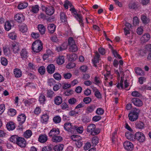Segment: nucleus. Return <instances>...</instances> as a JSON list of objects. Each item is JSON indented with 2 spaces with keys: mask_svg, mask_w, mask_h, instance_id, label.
<instances>
[{
  "mask_svg": "<svg viewBox=\"0 0 151 151\" xmlns=\"http://www.w3.org/2000/svg\"><path fill=\"white\" fill-rule=\"evenodd\" d=\"M38 29L41 35H43L45 33V28L43 25H38Z\"/></svg>",
  "mask_w": 151,
  "mask_h": 151,
  "instance_id": "c85d7f7f",
  "label": "nucleus"
},
{
  "mask_svg": "<svg viewBox=\"0 0 151 151\" xmlns=\"http://www.w3.org/2000/svg\"><path fill=\"white\" fill-rule=\"evenodd\" d=\"M32 134V131L31 130H28L25 132L23 134V137L26 138H30Z\"/></svg>",
  "mask_w": 151,
  "mask_h": 151,
  "instance_id": "bb28decb",
  "label": "nucleus"
},
{
  "mask_svg": "<svg viewBox=\"0 0 151 151\" xmlns=\"http://www.w3.org/2000/svg\"><path fill=\"white\" fill-rule=\"evenodd\" d=\"M52 149L51 146H46L44 147L42 150V151H51Z\"/></svg>",
  "mask_w": 151,
  "mask_h": 151,
  "instance_id": "774afa93",
  "label": "nucleus"
},
{
  "mask_svg": "<svg viewBox=\"0 0 151 151\" xmlns=\"http://www.w3.org/2000/svg\"><path fill=\"white\" fill-rule=\"evenodd\" d=\"M19 147L24 148L26 147L27 143L26 140L23 137H19L16 143Z\"/></svg>",
  "mask_w": 151,
  "mask_h": 151,
  "instance_id": "423d86ee",
  "label": "nucleus"
},
{
  "mask_svg": "<svg viewBox=\"0 0 151 151\" xmlns=\"http://www.w3.org/2000/svg\"><path fill=\"white\" fill-rule=\"evenodd\" d=\"M100 55L97 51L95 52V56L94 57L93 59L92 60V61L93 63L94 66L96 67V64L99 63V61L100 59Z\"/></svg>",
  "mask_w": 151,
  "mask_h": 151,
  "instance_id": "f8f14e48",
  "label": "nucleus"
},
{
  "mask_svg": "<svg viewBox=\"0 0 151 151\" xmlns=\"http://www.w3.org/2000/svg\"><path fill=\"white\" fill-rule=\"evenodd\" d=\"M135 125L136 128L139 129H142L144 128L145 124L142 122H137L135 123Z\"/></svg>",
  "mask_w": 151,
  "mask_h": 151,
  "instance_id": "473e14b6",
  "label": "nucleus"
},
{
  "mask_svg": "<svg viewBox=\"0 0 151 151\" xmlns=\"http://www.w3.org/2000/svg\"><path fill=\"white\" fill-rule=\"evenodd\" d=\"M8 113L10 116H13L16 114V111L14 109H11L9 110Z\"/></svg>",
  "mask_w": 151,
  "mask_h": 151,
  "instance_id": "bf43d9fd",
  "label": "nucleus"
},
{
  "mask_svg": "<svg viewBox=\"0 0 151 151\" xmlns=\"http://www.w3.org/2000/svg\"><path fill=\"white\" fill-rule=\"evenodd\" d=\"M64 145L63 144H59L55 146L54 148L55 151H62L63 149Z\"/></svg>",
  "mask_w": 151,
  "mask_h": 151,
  "instance_id": "c9c22d12",
  "label": "nucleus"
},
{
  "mask_svg": "<svg viewBox=\"0 0 151 151\" xmlns=\"http://www.w3.org/2000/svg\"><path fill=\"white\" fill-rule=\"evenodd\" d=\"M95 107L93 105L87 107L86 109V113L88 114L92 113L94 110Z\"/></svg>",
  "mask_w": 151,
  "mask_h": 151,
  "instance_id": "f704fd0d",
  "label": "nucleus"
},
{
  "mask_svg": "<svg viewBox=\"0 0 151 151\" xmlns=\"http://www.w3.org/2000/svg\"><path fill=\"white\" fill-rule=\"evenodd\" d=\"M26 117L25 114H22L19 115L17 117V120L19 125L18 126L19 129H22L23 127L22 125L25 122Z\"/></svg>",
  "mask_w": 151,
  "mask_h": 151,
  "instance_id": "7ed1b4c3",
  "label": "nucleus"
},
{
  "mask_svg": "<svg viewBox=\"0 0 151 151\" xmlns=\"http://www.w3.org/2000/svg\"><path fill=\"white\" fill-rule=\"evenodd\" d=\"M39 101L41 104H45V102L46 101V99L43 93H40L39 97Z\"/></svg>",
  "mask_w": 151,
  "mask_h": 151,
  "instance_id": "412c9836",
  "label": "nucleus"
},
{
  "mask_svg": "<svg viewBox=\"0 0 151 151\" xmlns=\"http://www.w3.org/2000/svg\"><path fill=\"white\" fill-rule=\"evenodd\" d=\"M140 95V93L137 91H133L131 93V95L134 97H139Z\"/></svg>",
  "mask_w": 151,
  "mask_h": 151,
  "instance_id": "0e129e2a",
  "label": "nucleus"
},
{
  "mask_svg": "<svg viewBox=\"0 0 151 151\" xmlns=\"http://www.w3.org/2000/svg\"><path fill=\"white\" fill-rule=\"evenodd\" d=\"M55 69V67L53 64H50L48 65L47 67V72L50 74L54 73Z\"/></svg>",
  "mask_w": 151,
  "mask_h": 151,
  "instance_id": "2eb2a0df",
  "label": "nucleus"
},
{
  "mask_svg": "<svg viewBox=\"0 0 151 151\" xmlns=\"http://www.w3.org/2000/svg\"><path fill=\"white\" fill-rule=\"evenodd\" d=\"M19 30L22 33H25L27 32V28L25 24L22 25L20 26Z\"/></svg>",
  "mask_w": 151,
  "mask_h": 151,
  "instance_id": "49530a36",
  "label": "nucleus"
},
{
  "mask_svg": "<svg viewBox=\"0 0 151 151\" xmlns=\"http://www.w3.org/2000/svg\"><path fill=\"white\" fill-rule=\"evenodd\" d=\"M19 137L17 135H12L10 138V141L16 144Z\"/></svg>",
  "mask_w": 151,
  "mask_h": 151,
  "instance_id": "c03bdc74",
  "label": "nucleus"
},
{
  "mask_svg": "<svg viewBox=\"0 0 151 151\" xmlns=\"http://www.w3.org/2000/svg\"><path fill=\"white\" fill-rule=\"evenodd\" d=\"M32 52H33L35 54L38 53L41 51L42 48H32Z\"/></svg>",
  "mask_w": 151,
  "mask_h": 151,
  "instance_id": "680f3d73",
  "label": "nucleus"
},
{
  "mask_svg": "<svg viewBox=\"0 0 151 151\" xmlns=\"http://www.w3.org/2000/svg\"><path fill=\"white\" fill-rule=\"evenodd\" d=\"M125 26L124 29V33L126 36L128 37V35L130 34L132 25L128 23H126L125 24Z\"/></svg>",
  "mask_w": 151,
  "mask_h": 151,
  "instance_id": "1a4fd4ad",
  "label": "nucleus"
},
{
  "mask_svg": "<svg viewBox=\"0 0 151 151\" xmlns=\"http://www.w3.org/2000/svg\"><path fill=\"white\" fill-rule=\"evenodd\" d=\"M77 101V99L74 97L71 98L68 100L69 104L71 105H74L76 104Z\"/></svg>",
  "mask_w": 151,
  "mask_h": 151,
  "instance_id": "4c0bfd02",
  "label": "nucleus"
},
{
  "mask_svg": "<svg viewBox=\"0 0 151 151\" xmlns=\"http://www.w3.org/2000/svg\"><path fill=\"white\" fill-rule=\"evenodd\" d=\"M7 129L9 130H12L15 128V124L13 122H8L6 124Z\"/></svg>",
  "mask_w": 151,
  "mask_h": 151,
  "instance_id": "6ab92c4d",
  "label": "nucleus"
},
{
  "mask_svg": "<svg viewBox=\"0 0 151 151\" xmlns=\"http://www.w3.org/2000/svg\"><path fill=\"white\" fill-rule=\"evenodd\" d=\"M135 73L137 74L139 76H142V73H143V71L141 68H135Z\"/></svg>",
  "mask_w": 151,
  "mask_h": 151,
  "instance_id": "13d9d810",
  "label": "nucleus"
},
{
  "mask_svg": "<svg viewBox=\"0 0 151 151\" xmlns=\"http://www.w3.org/2000/svg\"><path fill=\"white\" fill-rule=\"evenodd\" d=\"M74 126H75L72 125L70 123L67 122L64 125V128L67 131L72 133L74 131Z\"/></svg>",
  "mask_w": 151,
  "mask_h": 151,
  "instance_id": "0eeeda50",
  "label": "nucleus"
},
{
  "mask_svg": "<svg viewBox=\"0 0 151 151\" xmlns=\"http://www.w3.org/2000/svg\"><path fill=\"white\" fill-rule=\"evenodd\" d=\"M139 112L140 110L136 108L132 110L128 114L129 120L132 122L136 121L138 118L139 114Z\"/></svg>",
  "mask_w": 151,
  "mask_h": 151,
  "instance_id": "f03ea898",
  "label": "nucleus"
},
{
  "mask_svg": "<svg viewBox=\"0 0 151 151\" xmlns=\"http://www.w3.org/2000/svg\"><path fill=\"white\" fill-rule=\"evenodd\" d=\"M132 101L135 106L141 107L143 105V102L141 100L138 98H134L132 99Z\"/></svg>",
  "mask_w": 151,
  "mask_h": 151,
  "instance_id": "9d476101",
  "label": "nucleus"
},
{
  "mask_svg": "<svg viewBox=\"0 0 151 151\" xmlns=\"http://www.w3.org/2000/svg\"><path fill=\"white\" fill-rule=\"evenodd\" d=\"M52 139L53 142H58L61 141L63 140V138L61 137L58 135L53 137Z\"/></svg>",
  "mask_w": 151,
  "mask_h": 151,
  "instance_id": "7c9ffc66",
  "label": "nucleus"
},
{
  "mask_svg": "<svg viewBox=\"0 0 151 151\" xmlns=\"http://www.w3.org/2000/svg\"><path fill=\"white\" fill-rule=\"evenodd\" d=\"M53 77L55 79L58 81L60 80L62 77L60 74L57 72L55 73L54 74Z\"/></svg>",
  "mask_w": 151,
  "mask_h": 151,
  "instance_id": "603ef678",
  "label": "nucleus"
},
{
  "mask_svg": "<svg viewBox=\"0 0 151 151\" xmlns=\"http://www.w3.org/2000/svg\"><path fill=\"white\" fill-rule=\"evenodd\" d=\"M68 46L70 47H77L75 41L71 37H70L68 39Z\"/></svg>",
  "mask_w": 151,
  "mask_h": 151,
  "instance_id": "a211bd4d",
  "label": "nucleus"
},
{
  "mask_svg": "<svg viewBox=\"0 0 151 151\" xmlns=\"http://www.w3.org/2000/svg\"><path fill=\"white\" fill-rule=\"evenodd\" d=\"M74 17L79 22L81 27H83V23L82 16L81 14H77Z\"/></svg>",
  "mask_w": 151,
  "mask_h": 151,
  "instance_id": "f3484780",
  "label": "nucleus"
},
{
  "mask_svg": "<svg viewBox=\"0 0 151 151\" xmlns=\"http://www.w3.org/2000/svg\"><path fill=\"white\" fill-rule=\"evenodd\" d=\"M60 19L62 22H65L67 19L65 14L64 12H61L60 14Z\"/></svg>",
  "mask_w": 151,
  "mask_h": 151,
  "instance_id": "864d4df0",
  "label": "nucleus"
},
{
  "mask_svg": "<svg viewBox=\"0 0 151 151\" xmlns=\"http://www.w3.org/2000/svg\"><path fill=\"white\" fill-rule=\"evenodd\" d=\"M47 96L52 98L55 96L54 92L52 90H49L47 92Z\"/></svg>",
  "mask_w": 151,
  "mask_h": 151,
  "instance_id": "4d7b16f0",
  "label": "nucleus"
},
{
  "mask_svg": "<svg viewBox=\"0 0 151 151\" xmlns=\"http://www.w3.org/2000/svg\"><path fill=\"white\" fill-rule=\"evenodd\" d=\"M14 74L16 78H19L22 75L21 70L18 68H15L14 70Z\"/></svg>",
  "mask_w": 151,
  "mask_h": 151,
  "instance_id": "dca6fc26",
  "label": "nucleus"
},
{
  "mask_svg": "<svg viewBox=\"0 0 151 151\" xmlns=\"http://www.w3.org/2000/svg\"><path fill=\"white\" fill-rule=\"evenodd\" d=\"M135 141L137 140L140 142H144L145 140V135L141 132H138L135 134Z\"/></svg>",
  "mask_w": 151,
  "mask_h": 151,
  "instance_id": "20e7f679",
  "label": "nucleus"
},
{
  "mask_svg": "<svg viewBox=\"0 0 151 151\" xmlns=\"http://www.w3.org/2000/svg\"><path fill=\"white\" fill-rule=\"evenodd\" d=\"M104 113V110L100 108L97 109L96 111V113L99 115H102Z\"/></svg>",
  "mask_w": 151,
  "mask_h": 151,
  "instance_id": "338daca9",
  "label": "nucleus"
},
{
  "mask_svg": "<svg viewBox=\"0 0 151 151\" xmlns=\"http://www.w3.org/2000/svg\"><path fill=\"white\" fill-rule=\"evenodd\" d=\"M55 26L54 24H49L48 26V30L51 33H53L55 32Z\"/></svg>",
  "mask_w": 151,
  "mask_h": 151,
  "instance_id": "2f4dec72",
  "label": "nucleus"
},
{
  "mask_svg": "<svg viewBox=\"0 0 151 151\" xmlns=\"http://www.w3.org/2000/svg\"><path fill=\"white\" fill-rule=\"evenodd\" d=\"M21 57L23 58L26 59L27 57V53L26 49L24 48L22 49L20 52Z\"/></svg>",
  "mask_w": 151,
  "mask_h": 151,
  "instance_id": "72a5a7b5",
  "label": "nucleus"
},
{
  "mask_svg": "<svg viewBox=\"0 0 151 151\" xmlns=\"http://www.w3.org/2000/svg\"><path fill=\"white\" fill-rule=\"evenodd\" d=\"M12 27V25L10 22L7 21L5 23L4 25V29L6 31H9Z\"/></svg>",
  "mask_w": 151,
  "mask_h": 151,
  "instance_id": "58836bf2",
  "label": "nucleus"
},
{
  "mask_svg": "<svg viewBox=\"0 0 151 151\" xmlns=\"http://www.w3.org/2000/svg\"><path fill=\"white\" fill-rule=\"evenodd\" d=\"M111 51L114 57L116 58H117L119 59H121L122 57L118 53L116 50H114L113 49H111Z\"/></svg>",
  "mask_w": 151,
  "mask_h": 151,
  "instance_id": "a18cd8bd",
  "label": "nucleus"
},
{
  "mask_svg": "<svg viewBox=\"0 0 151 151\" xmlns=\"http://www.w3.org/2000/svg\"><path fill=\"white\" fill-rule=\"evenodd\" d=\"M127 138L131 141H135V135L132 134L129 132L126 133L125 134Z\"/></svg>",
  "mask_w": 151,
  "mask_h": 151,
  "instance_id": "393cba45",
  "label": "nucleus"
},
{
  "mask_svg": "<svg viewBox=\"0 0 151 151\" xmlns=\"http://www.w3.org/2000/svg\"><path fill=\"white\" fill-rule=\"evenodd\" d=\"M64 6L65 9H68L69 6L71 7L72 5L69 1L66 0L65 2Z\"/></svg>",
  "mask_w": 151,
  "mask_h": 151,
  "instance_id": "e2e57ef3",
  "label": "nucleus"
},
{
  "mask_svg": "<svg viewBox=\"0 0 151 151\" xmlns=\"http://www.w3.org/2000/svg\"><path fill=\"white\" fill-rule=\"evenodd\" d=\"M141 19L143 23L145 24L149 23L150 21L149 18H148L146 16L144 15L141 16Z\"/></svg>",
  "mask_w": 151,
  "mask_h": 151,
  "instance_id": "cd10ccee",
  "label": "nucleus"
},
{
  "mask_svg": "<svg viewBox=\"0 0 151 151\" xmlns=\"http://www.w3.org/2000/svg\"><path fill=\"white\" fill-rule=\"evenodd\" d=\"M39 10V6L37 5L32 6L30 9L31 12L34 13H37L38 12Z\"/></svg>",
  "mask_w": 151,
  "mask_h": 151,
  "instance_id": "e433bc0d",
  "label": "nucleus"
},
{
  "mask_svg": "<svg viewBox=\"0 0 151 151\" xmlns=\"http://www.w3.org/2000/svg\"><path fill=\"white\" fill-rule=\"evenodd\" d=\"M24 16L23 14L21 13L17 14L14 17L15 20L19 22H21L24 20Z\"/></svg>",
  "mask_w": 151,
  "mask_h": 151,
  "instance_id": "4468645a",
  "label": "nucleus"
},
{
  "mask_svg": "<svg viewBox=\"0 0 151 151\" xmlns=\"http://www.w3.org/2000/svg\"><path fill=\"white\" fill-rule=\"evenodd\" d=\"M91 99L89 97H86L83 99V101L86 104H88L91 102Z\"/></svg>",
  "mask_w": 151,
  "mask_h": 151,
  "instance_id": "69168bd1",
  "label": "nucleus"
},
{
  "mask_svg": "<svg viewBox=\"0 0 151 151\" xmlns=\"http://www.w3.org/2000/svg\"><path fill=\"white\" fill-rule=\"evenodd\" d=\"M150 35L146 33L143 35L140 38L141 42L144 43L147 42L150 39Z\"/></svg>",
  "mask_w": 151,
  "mask_h": 151,
  "instance_id": "ddd939ff",
  "label": "nucleus"
},
{
  "mask_svg": "<svg viewBox=\"0 0 151 151\" xmlns=\"http://www.w3.org/2000/svg\"><path fill=\"white\" fill-rule=\"evenodd\" d=\"M147 52L146 48H144V49H141L139 50L138 52V54L139 56H144Z\"/></svg>",
  "mask_w": 151,
  "mask_h": 151,
  "instance_id": "37998d69",
  "label": "nucleus"
},
{
  "mask_svg": "<svg viewBox=\"0 0 151 151\" xmlns=\"http://www.w3.org/2000/svg\"><path fill=\"white\" fill-rule=\"evenodd\" d=\"M8 37L12 39L15 40L17 38V35L14 32H11L8 34Z\"/></svg>",
  "mask_w": 151,
  "mask_h": 151,
  "instance_id": "de8ad7c7",
  "label": "nucleus"
},
{
  "mask_svg": "<svg viewBox=\"0 0 151 151\" xmlns=\"http://www.w3.org/2000/svg\"><path fill=\"white\" fill-rule=\"evenodd\" d=\"M42 10L45 11L46 14L48 15H52L54 12V9L51 6L46 7L44 6H42Z\"/></svg>",
  "mask_w": 151,
  "mask_h": 151,
  "instance_id": "39448f33",
  "label": "nucleus"
},
{
  "mask_svg": "<svg viewBox=\"0 0 151 151\" xmlns=\"http://www.w3.org/2000/svg\"><path fill=\"white\" fill-rule=\"evenodd\" d=\"M53 120L54 122L55 123H58L61 121V118L59 116H56L53 118Z\"/></svg>",
  "mask_w": 151,
  "mask_h": 151,
  "instance_id": "6e6d98bb",
  "label": "nucleus"
},
{
  "mask_svg": "<svg viewBox=\"0 0 151 151\" xmlns=\"http://www.w3.org/2000/svg\"><path fill=\"white\" fill-rule=\"evenodd\" d=\"M124 148L127 150L131 151L133 149V145L132 142L129 141L125 142L123 144Z\"/></svg>",
  "mask_w": 151,
  "mask_h": 151,
  "instance_id": "6e6552de",
  "label": "nucleus"
},
{
  "mask_svg": "<svg viewBox=\"0 0 151 151\" xmlns=\"http://www.w3.org/2000/svg\"><path fill=\"white\" fill-rule=\"evenodd\" d=\"M56 62L58 65L63 64L65 62V58L64 56H59L57 59Z\"/></svg>",
  "mask_w": 151,
  "mask_h": 151,
  "instance_id": "5701e85b",
  "label": "nucleus"
},
{
  "mask_svg": "<svg viewBox=\"0 0 151 151\" xmlns=\"http://www.w3.org/2000/svg\"><path fill=\"white\" fill-rule=\"evenodd\" d=\"M32 46V47H42V44L41 41L37 40L33 43Z\"/></svg>",
  "mask_w": 151,
  "mask_h": 151,
  "instance_id": "aec40b11",
  "label": "nucleus"
},
{
  "mask_svg": "<svg viewBox=\"0 0 151 151\" xmlns=\"http://www.w3.org/2000/svg\"><path fill=\"white\" fill-rule=\"evenodd\" d=\"M28 67L32 71L35 70V66L31 63H29L28 64Z\"/></svg>",
  "mask_w": 151,
  "mask_h": 151,
  "instance_id": "052dcab7",
  "label": "nucleus"
},
{
  "mask_svg": "<svg viewBox=\"0 0 151 151\" xmlns=\"http://www.w3.org/2000/svg\"><path fill=\"white\" fill-rule=\"evenodd\" d=\"M99 142V138L96 136L93 137L92 139L91 144L92 146H95Z\"/></svg>",
  "mask_w": 151,
  "mask_h": 151,
  "instance_id": "ea45409f",
  "label": "nucleus"
},
{
  "mask_svg": "<svg viewBox=\"0 0 151 151\" xmlns=\"http://www.w3.org/2000/svg\"><path fill=\"white\" fill-rule=\"evenodd\" d=\"M47 140V136L45 134H41L39 138V141L41 143L46 142Z\"/></svg>",
  "mask_w": 151,
  "mask_h": 151,
  "instance_id": "4be33fe9",
  "label": "nucleus"
},
{
  "mask_svg": "<svg viewBox=\"0 0 151 151\" xmlns=\"http://www.w3.org/2000/svg\"><path fill=\"white\" fill-rule=\"evenodd\" d=\"M87 132L93 135H95L99 134L100 132V129L96 128V126L94 124H91L87 127Z\"/></svg>",
  "mask_w": 151,
  "mask_h": 151,
  "instance_id": "f257e3e1",
  "label": "nucleus"
},
{
  "mask_svg": "<svg viewBox=\"0 0 151 151\" xmlns=\"http://www.w3.org/2000/svg\"><path fill=\"white\" fill-rule=\"evenodd\" d=\"M47 83L49 86H52L55 85L56 82L53 79L50 78L48 80Z\"/></svg>",
  "mask_w": 151,
  "mask_h": 151,
  "instance_id": "5fc2aeb1",
  "label": "nucleus"
},
{
  "mask_svg": "<svg viewBox=\"0 0 151 151\" xmlns=\"http://www.w3.org/2000/svg\"><path fill=\"white\" fill-rule=\"evenodd\" d=\"M38 71L40 74L43 75L45 74V68L43 66H41L38 68Z\"/></svg>",
  "mask_w": 151,
  "mask_h": 151,
  "instance_id": "09e8293b",
  "label": "nucleus"
},
{
  "mask_svg": "<svg viewBox=\"0 0 151 151\" xmlns=\"http://www.w3.org/2000/svg\"><path fill=\"white\" fill-rule=\"evenodd\" d=\"M54 101L55 104L57 105H59L62 103L63 100L61 97L57 96L55 97Z\"/></svg>",
  "mask_w": 151,
  "mask_h": 151,
  "instance_id": "b1692460",
  "label": "nucleus"
},
{
  "mask_svg": "<svg viewBox=\"0 0 151 151\" xmlns=\"http://www.w3.org/2000/svg\"><path fill=\"white\" fill-rule=\"evenodd\" d=\"M93 91L95 92V96L98 99L101 98V94L99 90L96 88H94L93 89Z\"/></svg>",
  "mask_w": 151,
  "mask_h": 151,
  "instance_id": "79ce46f5",
  "label": "nucleus"
},
{
  "mask_svg": "<svg viewBox=\"0 0 151 151\" xmlns=\"http://www.w3.org/2000/svg\"><path fill=\"white\" fill-rule=\"evenodd\" d=\"M1 64L4 66H6L8 64L7 60L4 57H2L1 58Z\"/></svg>",
  "mask_w": 151,
  "mask_h": 151,
  "instance_id": "3c124183",
  "label": "nucleus"
},
{
  "mask_svg": "<svg viewBox=\"0 0 151 151\" xmlns=\"http://www.w3.org/2000/svg\"><path fill=\"white\" fill-rule=\"evenodd\" d=\"M74 128V131L76 130L78 133L80 134L82 133L83 131V127L82 126L78 127L75 125Z\"/></svg>",
  "mask_w": 151,
  "mask_h": 151,
  "instance_id": "a19ab883",
  "label": "nucleus"
},
{
  "mask_svg": "<svg viewBox=\"0 0 151 151\" xmlns=\"http://www.w3.org/2000/svg\"><path fill=\"white\" fill-rule=\"evenodd\" d=\"M67 56L68 58V60L70 61H74L77 58V56L75 54L67 55Z\"/></svg>",
  "mask_w": 151,
  "mask_h": 151,
  "instance_id": "a878e982",
  "label": "nucleus"
},
{
  "mask_svg": "<svg viewBox=\"0 0 151 151\" xmlns=\"http://www.w3.org/2000/svg\"><path fill=\"white\" fill-rule=\"evenodd\" d=\"M49 119V116L46 114L43 115L41 117V121L43 123L46 122L48 121Z\"/></svg>",
  "mask_w": 151,
  "mask_h": 151,
  "instance_id": "8fccbe9b",
  "label": "nucleus"
},
{
  "mask_svg": "<svg viewBox=\"0 0 151 151\" xmlns=\"http://www.w3.org/2000/svg\"><path fill=\"white\" fill-rule=\"evenodd\" d=\"M28 6L27 2H21L18 5L17 8L19 9H22L26 8Z\"/></svg>",
  "mask_w": 151,
  "mask_h": 151,
  "instance_id": "c756f323",
  "label": "nucleus"
},
{
  "mask_svg": "<svg viewBox=\"0 0 151 151\" xmlns=\"http://www.w3.org/2000/svg\"><path fill=\"white\" fill-rule=\"evenodd\" d=\"M60 131L58 129L53 128L50 132L49 136L50 137H53L58 135L60 133Z\"/></svg>",
  "mask_w": 151,
  "mask_h": 151,
  "instance_id": "9b49d317",
  "label": "nucleus"
}]
</instances>
